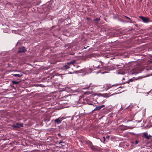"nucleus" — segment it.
I'll return each instance as SVG.
<instances>
[{"mask_svg": "<svg viewBox=\"0 0 152 152\" xmlns=\"http://www.w3.org/2000/svg\"><path fill=\"white\" fill-rule=\"evenodd\" d=\"M13 75L15 77H20L23 76V75L22 74H13Z\"/></svg>", "mask_w": 152, "mask_h": 152, "instance_id": "6e6552de", "label": "nucleus"}, {"mask_svg": "<svg viewBox=\"0 0 152 152\" xmlns=\"http://www.w3.org/2000/svg\"><path fill=\"white\" fill-rule=\"evenodd\" d=\"M26 51V50L24 47H23L20 48V50L18 51V53H23Z\"/></svg>", "mask_w": 152, "mask_h": 152, "instance_id": "39448f33", "label": "nucleus"}, {"mask_svg": "<svg viewBox=\"0 0 152 152\" xmlns=\"http://www.w3.org/2000/svg\"><path fill=\"white\" fill-rule=\"evenodd\" d=\"M143 136L147 139H149L151 137V136L148 134V133L147 132H143L142 133Z\"/></svg>", "mask_w": 152, "mask_h": 152, "instance_id": "7ed1b4c3", "label": "nucleus"}, {"mask_svg": "<svg viewBox=\"0 0 152 152\" xmlns=\"http://www.w3.org/2000/svg\"><path fill=\"white\" fill-rule=\"evenodd\" d=\"M86 19L88 20H91V19L90 18H88V17H87L86 18Z\"/></svg>", "mask_w": 152, "mask_h": 152, "instance_id": "a211bd4d", "label": "nucleus"}, {"mask_svg": "<svg viewBox=\"0 0 152 152\" xmlns=\"http://www.w3.org/2000/svg\"><path fill=\"white\" fill-rule=\"evenodd\" d=\"M101 73H102V74H104V73H105V72H101Z\"/></svg>", "mask_w": 152, "mask_h": 152, "instance_id": "4be33fe9", "label": "nucleus"}, {"mask_svg": "<svg viewBox=\"0 0 152 152\" xmlns=\"http://www.w3.org/2000/svg\"><path fill=\"white\" fill-rule=\"evenodd\" d=\"M139 18L141 19L144 23H148L149 22V18L148 17H145L142 16H140Z\"/></svg>", "mask_w": 152, "mask_h": 152, "instance_id": "f257e3e1", "label": "nucleus"}, {"mask_svg": "<svg viewBox=\"0 0 152 152\" xmlns=\"http://www.w3.org/2000/svg\"><path fill=\"white\" fill-rule=\"evenodd\" d=\"M101 109V107L100 106H97L94 109V110H99Z\"/></svg>", "mask_w": 152, "mask_h": 152, "instance_id": "1a4fd4ad", "label": "nucleus"}, {"mask_svg": "<svg viewBox=\"0 0 152 152\" xmlns=\"http://www.w3.org/2000/svg\"><path fill=\"white\" fill-rule=\"evenodd\" d=\"M64 67L66 69H68L70 68V67L67 65H65L64 66Z\"/></svg>", "mask_w": 152, "mask_h": 152, "instance_id": "f8f14e48", "label": "nucleus"}, {"mask_svg": "<svg viewBox=\"0 0 152 152\" xmlns=\"http://www.w3.org/2000/svg\"><path fill=\"white\" fill-rule=\"evenodd\" d=\"M61 143V142H59V143L60 144V143Z\"/></svg>", "mask_w": 152, "mask_h": 152, "instance_id": "b1692460", "label": "nucleus"}, {"mask_svg": "<svg viewBox=\"0 0 152 152\" xmlns=\"http://www.w3.org/2000/svg\"><path fill=\"white\" fill-rule=\"evenodd\" d=\"M111 86L109 84H105L103 87V88L105 90H107L111 88Z\"/></svg>", "mask_w": 152, "mask_h": 152, "instance_id": "20e7f679", "label": "nucleus"}, {"mask_svg": "<svg viewBox=\"0 0 152 152\" xmlns=\"http://www.w3.org/2000/svg\"><path fill=\"white\" fill-rule=\"evenodd\" d=\"M138 142H139V141H138L136 140L135 143V144L136 145H137L138 144Z\"/></svg>", "mask_w": 152, "mask_h": 152, "instance_id": "f3484780", "label": "nucleus"}, {"mask_svg": "<svg viewBox=\"0 0 152 152\" xmlns=\"http://www.w3.org/2000/svg\"><path fill=\"white\" fill-rule=\"evenodd\" d=\"M12 82L13 84H18L19 83V82L16 81H12Z\"/></svg>", "mask_w": 152, "mask_h": 152, "instance_id": "9b49d317", "label": "nucleus"}, {"mask_svg": "<svg viewBox=\"0 0 152 152\" xmlns=\"http://www.w3.org/2000/svg\"><path fill=\"white\" fill-rule=\"evenodd\" d=\"M23 124H19L17 123L15 125H13V127L15 128H18L20 126L23 127Z\"/></svg>", "mask_w": 152, "mask_h": 152, "instance_id": "423d86ee", "label": "nucleus"}, {"mask_svg": "<svg viewBox=\"0 0 152 152\" xmlns=\"http://www.w3.org/2000/svg\"><path fill=\"white\" fill-rule=\"evenodd\" d=\"M91 93H90V92H86L85 93V95H88V94H91Z\"/></svg>", "mask_w": 152, "mask_h": 152, "instance_id": "2eb2a0df", "label": "nucleus"}, {"mask_svg": "<svg viewBox=\"0 0 152 152\" xmlns=\"http://www.w3.org/2000/svg\"><path fill=\"white\" fill-rule=\"evenodd\" d=\"M89 104L91 105H92V104L91 103V104Z\"/></svg>", "mask_w": 152, "mask_h": 152, "instance_id": "5701e85b", "label": "nucleus"}, {"mask_svg": "<svg viewBox=\"0 0 152 152\" xmlns=\"http://www.w3.org/2000/svg\"><path fill=\"white\" fill-rule=\"evenodd\" d=\"M100 19L99 18H97L94 19V20L95 21H97L98 22L99 20H100Z\"/></svg>", "mask_w": 152, "mask_h": 152, "instance_id": "4468645a", "label": "nucleus"}, {"mask_svg": "<svg viewBox=\"0 0 152 152\" xmlns=\"http://www.w3.org/2000/svg\"><path fill=\"white\" fill-rule=\"evenodd\" d=\"M100 63H101L102 66H103V65L104 63L100 61Z\"/></svg>", "mask_w": 152, "mask_h": 152, "instance_id": "6ab92c4d", "label": "nucleus"}, {"mask_svg": "<svg viewBox=\"0 0 152 152\" xmlns=\"http://www.w3.org/2000/svg\"><path fill=\"white\" fill-rule=\"evenodd\" d=\"M103 138L104 139V142H103V143H105V137H103Z\"/></svg>", "mask_w": 152, "mask_h": 152, "instance_id": "dca6fc26", "label": "nucleus"}, {"mask_svg": "<svg viewBox=\"0 0 152 152\" xmlns=\"http://www.w3.org/2000/svg\"><path fill=\"white\" fill-rule=\"evenodd\" d=\"M125 17H126L127 19L128 20H129V22L131 23H133L132 21V20L131 19L129 18L126 17V16H125Z\"/></svg>", "mask_w": 152, "mask_h": 152, "instance_id": "9d476101", "label": "nucleus"}, {"mask_svg": "<svg viewBox=\"0 0 152 152\" xmlns=\"http://www.w3.org/2000/svg\"><path fill=\"white\" fill-rule=\"evenodd\" d=\"M76 62V61L73 60L72 61H71L70 62H67V64L69 65H70L71 64L73 65Z\"/></svg>", "mask_w": 152, "mask_h": 152, "instance_id": "0eeeda50", "label": "nucleus"}, {"mask_svg": "<svg viewBox=\"0 0 152 152\" xmlns=\"http://www.w3.org/2000/svg\"><path fill=\"white\" fill-rule=\"evenodd\" d=\"M129 80L130 82L133 81L135 80V79H134V78H133L130 79Z\"/></svg>", "mask_w": 152, "mask_h": 152, "instance_id": "ddd939ff", "label": "nucleus"}, {"mask_svg": "<svg viewBox=\"0 0 152 152\" xmlns=\"http://www.w3.org/2000/svg\"><path fill=\"white\" fill-rule=\"evenodd\" d=\"M101 107V108L102 107H105V105H103L101 106H100Z\"/></svg>", "mask_w": 152, "mask_h": 152, "instance_id": "aec40b11", "label": "nucleus"}, {"mask_svg": "<svg viewBox=\"0 0 152 152\" xmlns=\"http://www.w3.org/2000/svg\"><path fill=\"white\" fill-rule=\"evenodd\" d=\"M64 117H59L58 119L55 120L54 121L55 123H56L58 124L60 123L62 120L64 119Z\"/></svg>", "mask_w": 152, "mask_h": 152, "instance_id": "f03ea898", "label": "nucleus"}, {"mask_svg": "<svg viewBox=\"0 0 152 152\" xmlns=\"http://www.w3.org/2000/svg\"><path fill=\"white\" fill-rule=\"evenodd\" d=\"M90 87H91V84H90L89 86H87L86 88H88Z\"/></svg>", "mask_w": 152, "mask_h": 152, "instance_id": "412c9836", "label": "nucleus"}]
</instances>
